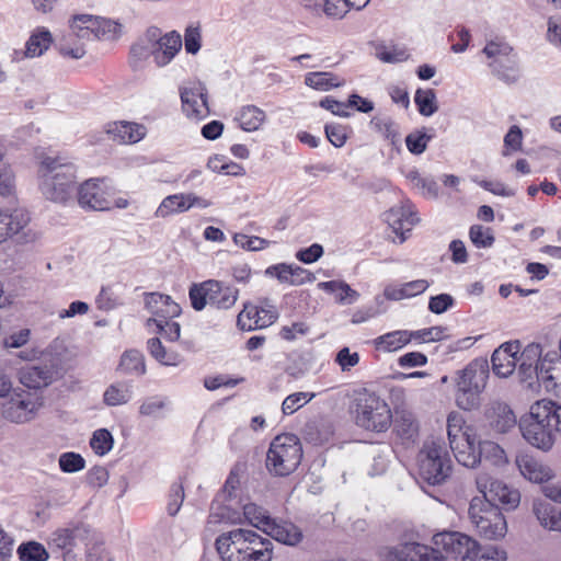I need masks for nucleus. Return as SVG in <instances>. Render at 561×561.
<instances>
[{
    "label": "nucleus",
    "instance_id": "13d9d810",
    "mask_svg": "<svg viewBox=\"0 0 561 561\" xmlns=\"http://www.w3.org/2000/svg\"><path fill=\"white\" fill-rule=\"evenodd\" d=\"M61 471L66 473H75L81 471L85 467V460L80 454L68 451L59 456L58 460Z\"/></svg>",
    "mask_w": 561,
    "mask_h": 561
},
{
    "label": "nucleus",
    "instance_id": "49530a36",
    "mask_svg": "<svg viewBox=\"0 0 561 561\" xmlns=\"http://www.w3.org/2000/svg\"><path fill=\"white\" fill-rule=\"evenodd\" d=\"M240 523V515L238 512L231 510L229 506L213 503L210 514L208 516V525L215 524H238Z\"/></svg>",
    "mask_w": 561,
    "mask_h": 561
},
{
    "label": "nucleus",
    "instance_id": "8fccbe9b",
    "mask_svg": "<svg viewBox=\"0 0 561 561\" xmlns=\"http://www.w3.org/2000/svg\"><path fill=\"white\" fill-rule=\"evenodd\" d=\"M80 534V527L57 529L51 535V541L59 549L70 550L76 545Z\"/></svg>",
    "mask_w": 561,
    "mask_h": 561
},
{
    "label": "nucleus",
    "instance_id": "9b49d317",
    "mask_svg": "<svg viewBox=\"0 0 561 561\" xmlns=\"http://www.w3.org/2000/svg\"><path fill=\"white\" fill-rule=\"evenodd\" d=\"M356 424L367 431L385 432L392 423L388 403L375 393H365L356 401Z\"/></svg>",
    "mask_w": 561,
    "mask_h": 561
},
{
    "label": "nucleus",
    "instance_id": "f704fd0d",
    "mask_svg": "<svg viewBox=\"0 0 561 561\" xmlns=\"http://www.w3.org/2000/svg\"><path fill=\"white\" fill-rule=\"evenodd\" d=\"M265 113L255 105L243 106L238 114L240 127L245 131L257 130L265 121Z\"/></svg>",
    "mask_w": 561,
    "mask_h": 561
},
{
    "label": "nucleus",
    "instance_id": "e2e57ef3",
    "mask_svg": "<svg viewBox=\"0 0 561 561\" xmlns=\"http://www.w3.org/2000/svg\"><path fill=\"white\" fill-rule=\"evenodd\" d=\"M184 489L182 484L173 483L170 488L167 511L170 516H175L184 501Z\"/></svg>",
    "mask_w": 561,
    "mask_h": 561
},
{
    "label": "nucleus",
    "instance_id": "7c9ffc66",
    "mask_svg": "<svg viewBox=\"0 0 561 561\" xmlns=\"http://www.w3.org/2000/svg\"><path fill=\"white\" fill-rule=\"evenodd\" d=\"M414 336L407 330L392 331L374 340L375 347L383 352H396L407 345Z\"/></svg>",
    "mask_w": 561,
    "mask_h": 561
},
{
    "label": "nucleus",
    "instance_id": "680f3d73",
    "mask_svg": "<svg viewBox=\"0 0 561 561\" xmlns=\"http://www.w3.org/2000/svg\"><path fill=\"white\" fill-rule=\"evenodd\" d=\"M350 9H353L350 0H325L323 11L327 16L342 19Z\"/></svg>",
    "mask_w": 561,
    "mask_h": 561
},
{
    "label": "nucleus",
    "instance_id": "39448f33",
    "mask_svg": "<svg viewBox=\"0 0 561 561\" xmlns=\"http://www.w3.org/2000/svg\"><path fill=\"white\" fill-rule=\"evenodd\" d=\"M489 378V365L484 359H474L456 376V404L465 411L479 407L480 394Z\"/></svg>",
    "mask_w": 561,
    "mask_h": 561
},
{
    "label": "nucleus",
    "instance_id": "a878e982",
    "mask_svg": "<svg viewBox=\"0 0 561 561\" xmlns=\"http://www.w3.org/2000/svg\"><path fill=\"white\" fill-rule=\"evenodd\" d=\"M106 133L119 144H136L146 136L147 129L141 124L122 121L108 124Z\"/></svg>",
    "mask_w": 561,
    "mask_h": 561
},
{
    "label": "nucleus",
    "instance_id": "de8ad7c7",
    "mask_svg": "<svg viewBox=\"0 0 561 561\" xmlns=\"http://www.w3.org/2000/svg\"><path fill=\"white\" fill-rule=\"evenodd\" d=\"M414 102L423 116H432L438 110L436 94L432 89H419L415 92Z\"/></svg>",
    "mask_w": 561,
    "mask_h": 561
},
{
    "label": "nucleus",
    "instance_id": "6ab92c4d",
    "mask_svg": "<svg viewBox=\"0 0 561 561\" xmlns=\"http://www.w3.org/2000/svg\"><path fill=\"white\" fill-rule=\"evenodd\" d=\"M276 319L277 312L273 306L265 308L245 304L238 314L237 324L243 331H253L270 327Z\"/></svg>",
    "mask_w": 561,
    "mask_h": 561
},
{
    "label": "nucleus",
    "instance_id": "69168bd1",
    "mask_svg": "<svg viewBox=\"0 0 561 561\" xmlns=\"http://www.w3.org/2000/svg\"><path fill=\"white\" fill-rule=\"evenodd\" d=\"M454 298L449 294L432 296L428 301V310L435 314H442L454 306Z\"/></svg>",
    "mask_w": 561,
    "mask_h": 561
},
{
    "label": "nucleus",
    "instance_id": "1a4fd4ad",
    "mask_svg": "<svg viewBox=\"0 0 561 561\" xmlns=\"http://www.w3.org/2000/svg\"><path fill=\"white\" fill-rule=\"evenodd\" d=\"M542 400L530 407L527 415L519 421V430L523 437L534 447L548 451L556 442V432Z\"/></svg>",
    "mask_w": 561,
    "mask_h": 561
},
{
    "label": "nucleus",
    "instance_id": "c9c22d12",
    "mask_svg": "<svg viewBox=\"0 0 561 561\" xmlns=\"http://www.w3.org/2000/svg\"><path fill=\"white\" fill-rule=\"evenodd\" d=\"M394 430L402 438L412 439L417 435L419 424L414 414L407 410L396 412Z\"/></svg>",
    "mask_w": 561,
    "mask_h": 561
},
{
    "label": "nucleus",
    "instance_id": "603ef678",
    "mask_svg": "<svg viewBox=\"0 0 561 561\" xmlns=\"http://www.w3.org/2000/svg\"><path fill=\"white\" fill-rule=\"evenodd\" d=\"M114 439L106 428L96 430L90 440V446L99 456L106 455L113 448Z\"/></svg>",
    "mask_w": 561,
    "mask_h": 561
},
{
    "label": "nucleus",
    "instance_id": "5701e85b",
    "mask_svg": "<svg viewBox=\"0 0 561 561\" xmlns=\"http://www.w3.org/2000/svg\"><path fill=\"white\" fill-rule=\"evenodd\" d=\"M516 466L522 476L534 483H543L553 477V471L548 465L528 454L518 455Z\"/></svg>",
    "mask_w": 561,
    "mask_h": 561
},
{
    "label": "nucleus",
    "instance_id": "2eb2a0df",
    "mask_svg": "<svg viewBox=\"0 0 561 561\" xmlns=\"http://www.w3.org/2000/svg\"><path fill=\"white\" fill-rule=\"evenodd\" d=\"M479 497H485L490 503L499 502L506 510H514L520 502V494L516 489L508 486L502 481L494 480L490 474L481 472L476 478Z\"/></svg>",
    "mask_w": 561,
    "mask_h": 561
},
{
    "label": "nucleus",
    "instance_id": "bb28decb",
    "mask_svg": "<svg viewBox=\"0 0 561 561\" xmlns=\"http://www.w3.org/2000/svg\"><path fill=\"white\" fill-rule=\"evenodd\" d=\"M479 444L476 434L471 433L458 442L457 447L450 446L456 460L467 468H474L480 463Z\"/></svg>",
    "mask_w": 561,
    "mask_h": 561
},
{
    "label": "nucleus",
    "instance_id": "bf43d9fd",
    "mask_svg": "<svg viewBox=\"0 0 561 561\" xmlns=\"http://www.w3.org/2000/svg\"><path fill=\"white\" fill-rule=\"evenodd\" d=\"M167 402L163 398L153 396L142 401L139 407V414L149 417H159Z\"/></svg>",
    "mask_w": 561,
    "mask_h": 561
},
{
    "label": "nucleus",
    "instance_id": "9d476101",
    "mask_svg": "<svg viewBox=\"0 0 561 561\" xmlns=\"http://www.w3.org/2000/svg\"><path fill=\"white\" fill-rule=\"evenodd\" d=\"M188 296L196 311L203 310L207 304L217 309L227 310L236 305L239 290L222 282L209 279L192 285Z\"/></svg>",
    "mask_w": 561,
    "mask_h": 561
},
{
    "label": "nucleus",
    "instance_id": "c756f323",
    "mask_svg": "<svg viewBox=\"0 0 561 561\" xmlns=\"http://www.w3.org/2000/svg\"><path fill=\"white\" fill-rule=\"evenodd\" d=\"M131 381L119 380L111 383L103 393L105 405L114 408L129 403L134 397Z\"/></svg>",
    "mask_w": 561,
    "mask_h": 561
},
{
    "label": "nucleus",
    "instance_id": "a18cd8bd",
    "mask_svg": "<svg viewBox=\"0 0 561 561\" xmlns=\"http://www.w3.org/2000/svg\"><path fill=\"white\" fill-rule=\"evenodd\" d=\"M483 53L489 59H491L489 62L490 68H493L494 65L501 64L506 57L514 55L513 48L510 44L501 39L490 41L483 48Z\"/></svg>",
    "mask_w": 561,
    "mask_h": 561
},
{
    "label": "nucleus",
    "instance_id": "a19ab883",
    "mask_svg": "<svg viewBox=\"0 0 561 561\" xmlns=\"http://www.w3.org/2000/svg\"><path fill=\"white\" fill-rule=\"evenodd\" d=\"M305 83L316 90L329 91L333 88L343 85V81L331 72H309L305 78Z\"/></svg>",
    "mask_w": 561,
    "mask_h": 561
},
{
    "label": "nucleus",
    "instance_id": "7ed1b4c3",
    "mask_svg": "<svg viewBox=\"0 0 561 561\" xmlns=\"http://www.w3.org/2000/svg\"><path fill=\"white\" fill-rule=\"evenodd\" d=\"M436 547L442 548L446 558L461 561H505L506 552L493 546H482L472 537L459 531H443L433 537Z\"/></svg>",
    "mask_w": 561,
    "mask_h": 561
},
{
    "label": "nucleus",
    "instance_id": "423d86ee",
    "mask_svg": "<svg viewBox=\"0 0 561 561\" xmlns=\"http://www.w3.org/2000/svg\"><path fill=\"white\" fill-rule=\"evenodd\" d=\"M301 459L300 439L291 433L279 434L270 444L266 469L275 477H287L298 468Z\"/></svg>",
    "mask_w": 561,
    "mask_h": 561
},
{
    "label": "nucleus",
    "instance_id": "f257e3e1",
    "mask_svg": "<svg viewBox=\"0 0 561 561\" xmlns=\"http://www.w3.org/2000/svg\"><path fill=\"white\" fill-rule=\"evenodd\" d=\"M215 547L221 561H272L274 557L273 542L248 528L222 533Z\"/></svg>",
    "mask_w": 561,
    "mask_h": 561
},
{
    "label": "nucleus",
    "instance_id": "f3484780",
    "mask_svg": "<svg viewBox=\"0 0 561 561\" xmlns=\"http://www.w3.org/2000/svg\"><path fill=\"white\" fill-rule=\"evenodd\" d=\"M30 221L31 216L25 208L0 209V244L13 237L25 234Z\"/></svg>",
    "mask_w": 561,
    "mask_h": 561
},
{
    "label": "nucleus",
    "instance_id": "20e7f679",
    "mask_svg": "<svg viewBox=\"0 0 561 561\" xmlns=\"http://www.w3.org/2000/svg\"><path fill=\"white\" fill-rule=\"evenodd\" d=\"M41 191L49 201L66 203L76 188V168L59 157H46L39 167Z\"/></svg>",
    "mask_w": 561,
    "mask_h": 561
},
{
    "label": "nucleus",
    "instance_id": "4be33fe9",
    "mask_svg": "<svg viewBox=\"0 0 561 561\" xmlns=\"http://www.w3.org/2000/svg\"><path fill=\"white\" fill-rule=\"evenodd\" d=\"M264 534L288 547H297L304 540L302 530L293 522L282 518H274Z\"/></svg>",
    "mask_w": 561,
    "mask_h": 561
},
{
    "label": "nucleus",
    "instance_id": "09e8293b",
    "mask_svg": "<svg viewBox=\"0 0 561 561\" xmlns=\"http://www.w3.org/2000/svg\"><path fill=\"white\" fill-rule=\"evenodd\" d=\"M479 454L480 460L483 458L496 467H502L507 462L504 449L493 442L479 444Z\"/></svg>",
    "mask_w": 561,
    "mask_h": 561
},
{
    "label": "nucleus",
    "instance_id": "3c124183",
    "mask_svg": "<svg viewBox=\"0 0 561 561\" xmlns=\"http://www.w3.org/2000/svg\"><path fill=\"white\" fill-rule=\"evenodd\" d=\"M18 553L23 561H46L49 557L44 546L35 541L22 543Z\"/></svg>",
    "mask_w": 561,
    "mask_h": 561
},
{
    "label": "nucleus",
    "instance_id": "ddd939ff",
    "mask_svg": "<svg viewBox=\"0 0 561 561\" xmlns=\"http://www.w3.org/2000/svg\"><path fill=\"white\" fill-rule=\"evenodd\" d=\"M442 548L408 541L397 546H387L380 550L383 561H446Z\"/></svg>",
    "mask_w": 561,
    "mask_h": 561
},
{
    "label": "nucleus",
    "instance_id": "0eeeda50",
    "mask_svg": "<svg viewBox=\"0 0 561 561\" xmlns=\"http://www.w3.org/2000/svg\"><path fill=\"white\" fill-rule=\"evenodd\" d=\"M453 462L443 439L426 440L419 453L420 477L431 485L444 483L451 473Z\"/></svg>",
    "mask_w": 561,
    "mask_h": 561
},
{
    "label": "nucleus",
    "instance_id": "58836bf2",
    "mask_svg": "<svg viewBox=\"0 0 561 561\" xmlns=\"http://www.w3.org/2000/svg\"><path fill=\"white\" fill-rule=\"evenodd\" d=\"M147 348L150 355L164 366H178L182 362V357L176 352H167L158 337L149 339Z\"/></svg>",
    "mask_w": 561,
    "mask_h": 561
},
{
    "label": "nucleus",
    "instance_id": "e433bc0d",
    "mask_svg": "<svg viewBox=\"0 0 561 561\" xmlns=\"http://www.w3.org/2000/svg\"><path fill=\"white\" fill-rule=\"evenodd\" d=\"M407 180L413 188L427 198H436L438 196V185L433 178H424L417 170H411L407 173Z\"/></svg>",
    "mask_w": 561,
    "mask_h": 561
},
{
    "label": "nucleus",
    "instance_id": "aec40b11",
    "mask_svg": "<svg viewBox=\"0 0 561 561\" xmlns=\"http://www.w3.org/2000/svg\"><path fill=\"white\" fill-rule=\"evenodd\" d=\"M542 358V347L538 343L526 345L517 355L519 379L530 388H534Z\"/></svg>",
    "mask_w": 561,
    "mask_h": 561
},
{
    "label": "nucleus",
    "instance_id": "4468645a",
    "mask_svg": "<svg viewBox=\"0 0 561 561\" xmlns=\"http://www.w3.org/2000/svg\"><path fill=\"white\" fill-rule=\"evenodd\" d=\"M115 191L105 179H90L78 188V203L81 207L92 210H107L112 206L111 198Z\"/></svg>",
    "mask_w": 561,
    "mask_h": 561
},
{
    "label": "nucleus",
    "instance_id": "c03bdc74",
    "mask_svg": "<svg viewBox=\"0 0 561 561\" xmlns=\"http://www.w3.org/2000/svg\"><path fill=\"white\" fill-rule=\"evenodd\" d=\"M491 69L493 75L506 83H515L519 79V67L515 54Z\"/></svg>",
    "mask_w": 561,
    "mask_h": 561
},
{
    "label": "nucleus",
    "instance_id": "0e129e2a",
    "mask_svg": "<svg viewBox=\"0 0 561 561\" xmlns=\"http://www.w3.org/2000/svg\"><path fill=\"white\" fill-rule=\"evenodd\" d=\"M335 363L340 366L343 373L350 371L359 363V354L351 352L350 347L341 348L335 356Z\"/></svg>",
    "mask_w": 561,
    "mask_h": 561
},
{
    "label": "nucleus",
    "instance_id": "f03ea898",
    "mask_svg": "<svg viewBox=\"0 0 561 561\" xmlns=\"http://www.w3.org/2000/svg\"><path fill=\"white\" fill-rule=\"evenodd\" d=\"M119 27V24L110 20L88 14L77 15L70 23V34L59 45V51L65 57L80 59L85 55L84 42L108 38Z\"/></svg>",
    "mask_w": 561,
    "mask_h": 561
},
{
    "label": "nucleus",
    "instance_id": "6e6552de",
    "mask_svg": "<svg viewBox=\"0 0 561 561\" xmlns=\"http://www.w3.org/2000/svg\"><path fill=\"white\" fill-rule=\"evenodd\" d=\"M468 518L476 533L488 540H499L507 533V523L501 510L485 497H472Z\"/></svg>",
    "mask_w": 561,
    "mask_h": 561
},
{
    "label": "nucleus",
    "instance_id": "ea45409f",
    "mask_svg": "<svg viewBox=\"0 0 561 561\" xmlns=\"http://www.w3.org/2000/svg\"><path fill=\"white\" fill-rule=\"evenodd\" d=\"M243 515L250 525L263 533L266 531L267 526L274 519L265 508L254 503H249L243 506Z\"/></svg>",
    "mask_w": 561,
    "mask_h": 561
},
{
    "label": "nucleus",
    "instance_id": "37998d69",
    "mask_svg": "<svg viewBox=\"0 0 561 561\" xmlns=\"http://www.w3.org/2000/svg\"><path fill=\"white\" fill-rule=\"evenodd\" d=\"M51 44V34L46 30H41L31 35L25 45V56L30 58L43 55Z\"/></svg>",
    "mask_w": 561,
    "mask_h": 561
},
{
    "label": "nucleus",
    "instance_id": "2f4dec72",
    "mask_svg": "<svg viewBox=\"0 0 561 561\" xmlns=\"http://www.w3.org/2000/svg\"><path fill=\"white\" fill-rule=\"evenodd\" d=\"M117 371L124 375H144L146 373L144 354L137 350L125 351L121 356Z\"/></svg>",
    "mask_w": 561,
    "mask_h": 561
},
{
    "label": "nucleus",
    "instance_id": "338daca9",
    "mask_svg": "<svg viewBox=\"0 0 561 561\" xmlns=\"http://www.w3.org/2000/svg\"><path fill=\"white\" fill-rule=\"evenodd\" d=\"M523 134L518 126L513 125L504 137L505 150L504 156L510 154L511 151H517L522 148Z\"/></svg>",
    "mask_w": 561,
    "mask_h": 561
},
{
    "label": "nucleus",
    "instance_id": "72a5a7b5",
    "mask_svg": "<svg viewBox=\"0 0 561 561\" xmlns=\"http://www.w3.org/2000/svg\"><path fill=\"white\" fill-rule=\"evenodd\" d=\"M51 381V371L47 367L31 366L21 374V382L30 389L46 387Z\"/></svg>",
    "mask_w": 561,
    "mask_h": 561
},
{
    "label": "nucleus",
    "instance_id": "79ce46f5",
    "mask_svg": "<svg viewBox=\"0 0 561 561\" xmlns=\"http://www.w3.org/2000/svg\"><path fill=\"white\" fill-rule=\"evenodd\" d=\"M370 125L380 135H382L392 145L400 141L399 125L388 116H375L370 121Z\"/></svg>",
    "mask_w": 561,
    "mask_h": 561
},
{
    "label": "nucleus",
    "instance_id": "6e6d98bb",
    "mask_svg": "<svg viewBox=\"0 0 561 561\" xmlns=\"http://www.w3.org/2000/svg\"><path fill=\"white\" fill-rule=\"evenodd\" d=\"M154 323L158 332L168 341L175 342L180 337L181 325L180 323L171 320L163 319H148L147 324Z\"/></svg>",
    "mask_w": 561,
    "mask_h": 561
},
{
    "label": "nucleus",
    "instance_id": "4c0bfd02",
    "mask_svg": "<svg viewBox=\"0 0 561 561\" xmlns=\"http://www.w3.org/2000/svg\"><path fill=\"white\" fill-rule=\"evenodd\" d=\"M187 211L186 195L174 194L162 199L154 215L157 218H167L174 214Z\"/></svg>",
    "mask_w": 561,
    "mask_h": 561
},
{
    "label": "nucleus",
    "instance_id": "412c9836",
    "mask_svg": "<svg viewBox=\"0 0 561 561\" xmlns=\"http://www.w3.org/2000/svg\"><path fill=\"white\" fill-rule=\"evenodd\" d=\"M519 352V341L503 343L492 354L491 362L493 373L501 378L511 376L517 366V355Z\"/></svg>",
    "mask_w": 561,
    "mask_h": 561
},
{
    "label": "nucleus",
    "instance_id": "864d4df0",
    "mask_svg": "<svg viewBox=\"0 0 561 561\" xmlns=\"http://www.w3.org/2000/svg\"><path fill=\"white\" fill-rule=\"evenodd\" d=\"M314 398L311 392H295L285 398L282 404V411L286 415H290L306 405Z\"/></svg>",
    "mask_w": 561,
    "mask_h": 561
},
{
    "label": "nucleus",
    "instance_id": "393cba45",
    "mask_svg": "<svg viewBox=\"0 0 561 561\" xmlns=\"http://www.w3.org/2000/svg\"><path fill=\"white\" fill-rule=\"evenodd\" d=\"M145 306L153 316L151 319L172 320L181 314V307L168 295L150 293L146 296Z\"/></svg>",
    "mask_w": 561,
    "mask_h": 561
},
{
    "label": "nucleus",
    "instance_id": "b1692460",
    "mask_svg": "<svg viewBox=\"0 0 561 561\" xmlns=\"http://www.w3.org/2000/svg\"><path fill=\"white\" fill-rule=\"evenodd\" d=\"M182 47V37L175 32H169L157 42L154 46H150L151 56L158 67H164L175 57Z\"/></svg>",
    "mask_w": 561,
    "mask_h": 561
},
{
    "label": "nucleus",
    "instance_id": "5fc2aeb1",
    "mask_svg": "<svg viewBox=\"0 0 561 561\" xmlns=\"http://www.w3.org/2000/svg\"><path fill=\"white\" fill-rule=\"evenodd\" d=\"M433 138L432 135H427L425 129L415 130L405 137V145L408 150L413 154L423 153L428 141Z\"/></svg>",
    "mask_w": 561,
    "mask_h": 561
},
{
    "label": "nucleus",
    "instance_id": "cd10ccee",
    "mask_svg": "<svg viewBox=\"0 0 561 561\" xmlns=\"http://www.w3.org/2000/svg\"><path fill=\"white\" fill-rule=\"evenodd\" d=\"M533 510L543 528L561 531V507L545 500H537Z\"/></svg>",
    "mask_w": 561,
    "mask_h": 561
},
{
    "label": "nucleus",
    "instance_id": "473e14b6",
    "mask_svg": "<svg viewBox=\"0 0 561 561\" xmlns=\"http://www.w3.org/2000/svg\"><path fill=\"white\" fill-rule=\"evenodd\" d=\"M473 433L472 428L466 425V421L457 411H453L447 416V436L449 446L457 447L458 442L469 434Z\"/></svg>",
    "mask_w": 561,
    "mask_h": 561
},
{
    "label": "nucleus",
    "instance_id": "dca6fc26",
    "mask_svg": "<svg viewBox=\"0 0 561 561\" xmlns=\"http://www.w3.org/2000/svg\"><path fill=\"white\" fill-rule=\"evenodd\" d=\"M184 114L192 119L206 118L210 111L207 103V90L201 82H190L180 90Z\"/></svg>",
    "mask_w": 561,
    "mask_h": 561
},
{
    "label": "nucleus",
    "instance_id": "c85d7f7f",
    "mask_svg": "<svg viewBox=\"0 0 561 561\" xmlns=\"http://www.w3.org/2000/svg\"><path fill=\"white\" fill-rule=\"evenodd\" d=\"M490 426L497 433H506L516 425V416L505 403H493L488 411Z\"/></svg>",
    "mask_w": 561,
    "mask_h": 561
},
{
    "label": "nucleus",
    "instance_id": "4d7b16f0",
    "mask_svg": "<svg viewBox=\"0 0 561 561\" xmlns=\"http://www.w3.org/2000/svg\"><path fill=\"white\" fill-rule=\"evenodd\" d=\"M469 237L477 248H491L494 243L492 230L481 225H473L469 230Z\"/></svg>",
    "mask_w": 561,
    "mask_h": 561
},
{
    "label": "nucleus",
    "instance_id": "a211bd4d",
    "mask_svg": "<svg viewBox=\"0 0 561 561\" xmlns=\"http://www.w3.org/2000/svg\"><path fill=\"white\" fill-rule=\"evenodd\" d=\"M385 221L392 229V232L399 238L402 243L407 240V233L410 232L413 226L419 221L414 211L413 205L409 202L392 207L383 214Z\"/></svg>",
    "mask_w": 561,
    "mask_h": 561
},
{
    "label": "nucleus",
    "instance_id": "052dcab7",
    "mask_svg": "<svg viewBox=\"0 0 561 561\" xmlns=\"http://www.w3.org/2000/svg\"><path fill=\"white\" fill-rule=\"evenodd\" d=\"M15 193V178L12 169L7 164L0 165V196L10 197Z\"/></svg>",
    "mask_w": 561,
    "mask_h": 561
},
{
    "label": "nucleus",
    "instance_id": "f8f14e48",
    "mask_svg": "<svg viewBox=\"0 0 561 561\" xmlns=\"http://www.w3.org/2000/svg\"><path fill=\"white\" fill-rule=\"evenodd\" d=\"M42 407L43 399L39 394L16 388L2 404L1 414L11 423L24 424L34 420Z\"/></svg>",
    "mask_w": 561,
    "mask_h": 561
},
{
    "label": "nucleus",
    "instance_id": "774afa93",
    "mask_svg": "<svg viewBox=\"0 0 561 561\" xmlns=\"http://www.w3.org/2000/svg\"><path fill=\"white\" fill-rule=\"evenodd\" d=\"M325 135L328 140L336 148L344 146L347 139L346 128L339 124L325 125Z\"/></svg>",
    "mask_w": 561,
    "mask_h": 561
}]
</instances>
